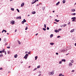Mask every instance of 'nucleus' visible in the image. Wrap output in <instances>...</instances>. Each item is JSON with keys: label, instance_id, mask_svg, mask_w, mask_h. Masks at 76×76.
Here are the masks:
<instances>
[{"label": "nucleus", "instance_id": "nucleus-28", "mask_svg": "<svg viewBox=\"0 0 76 76\" xmlns=\"http://www.w3.org/2000/svg\"><path fill=\"white\" fill-rule=\"evenodd\" d=\"M67 26V24H65L64 25V27H65V26Z\"/></svg>", "mask_w": 76, "mask_h": 76}, {"label": "nucleus", "instance_id": "nucleus-62", "mask_svg": "<svg viewBox=\"0 0 76 76\" xmlns=\"http://www.w3.org/2000/svg\"><path fill=\"white\" fill-rule=\"evenodd\" d=\"M30 67H31V66H28V68H29Z\"/></svg>", "mask_w": 76, "mask_h": 76}, {"label": "nucleus", "instance_id": "nucleus-34", "mask_svg": "<svg viewBox=\"0 0 76 76\" xmlns=\"http://www.w3.org/2000/svg\"><path fill=\"white\" fill-rule=\"evenodd\" d=\"M62 63V62L61 61H60L59 62V63L60 64H61Z\"/></svg>", "mask_w": 76, "mask_h": 76}, {"label": "nucleus", "instance_id": "nucleus-64", "mask_svg": "<svg viewBox=\"0 0 76 76\" xmlns=\"http://www.w3.org/2000/svg\"><path fill=\"white\" fill-rule=\"evenodd\" d=\"M61 76H64V75H62Z\"/></svg>", "mask_w": 76, "mask_h": 76}, {"label": "nucleus", "instance_id": "nucleus-2", "mask_svg": "<svg viewBox=\"0 0 76 76\" xmlns=\"http://www.w3.org/2000/svg\"><path fill=\"white\" fill-rule=\"evenodd\" d=\"M10 23H12V25H13V24H15V21L13 20H12L10 22Z\"/></svg>", "mask_w": 76, "mask_h": 76}, {"label": "nucleus", "instance_id": "nucleus-26", "mask_svg": "<svg viewBox=\"0 0 76 76\" xmlns=\"http://www.w3.org/2000/svg\"><path fill=\"white\" fill-rule=\"evenodd\" d=\"M11 10H12L13 11H14V9L13 8H11Z\"/></svg>", "mask_w": 76, "mask_h": 76}, {"label": "nucleus", "instance_id": "nucleus-41", "mask_svg": "<svg viewBox=\"0 0 76 76\" xmlns=\"http://www.w3.org/2000/svg\"><path fill=\"white\" fill-rule=\"evenodd\" d=\"M8 53V54H9L10 53V51H8L7 52Z\"/></svg>", "mask_w": 76, "mask_h": 76}, {"label": "nucleus", "instance_id": "nucleus-27", "mask_svg": "<svg viewBox=\"0 0 76 76\" xmlns=\"http://www.w3.org/2000/svg\"><path fill=\"white\" fill-rule=\"evenodd\" d=\"M3 55L2 54L0 55V57H3Z\"/></svg>", "mask_w": 76, "mask_h": 76}, {"label": "nucleus", "instance_id": "nucleus-52", "mask_svg": "<svg viewBox=\"0 0 76 76\" xmlns=\"http://www.w3.org/2000/svg\"><path fill=\"white\" fill-rule=\"evenodd\" d=\"M16 31H17V29H15V32H16Z\"/></svg>", "mask_w": 76, "mask_h": 76}, {"label": "nucleus", "instance_id": "nucleus-48", "mask_svg": "<svg viewBox=\"0 0 76 76\" xmlns=\"http://www.w3.org/2000/svg\"><path fill=\"white\" fill-rule=\"evenodd\" d=\"M56 55H58V53H56Z\"/></svg>", "mask_w": 76, "mask_h": 76}, {"label": "nucleus", "instance_id": "nucleus-10", "mask_svg": "<svg viewBox=\"0 0 76 76\" xmlns=\"http://www.w3.org/2000/svg\"><path fill=\"white\" fill-rule=\"evenodd\" d=\"M74 31H75V29H73L70 32H74Z\"/></svg>", "mask_w": 76, "mask_h": 76}, {"label": "nucleus", "instance_id": "nucleus-53", "mask_svg": "<svg viewBox=\"0 0 76 76\" xmlns=\"http://www.w3.org/2000/svg\"><path fill=\"white\" fill-rule=\"evenodd\" d=\"M59 31H61V28L59 29Z\"/></svg>", "mask_w": 76, "mask_h": 76}, {"label": "nucleus", "instance_id": "nucleus-49", "mask_svg": "<svg viewBox=\"0 0 76 76\" xmlns=\"http://www.w3.org/2000/svg\"><path fill=\"white\" fill-rule=\"evenodd\" d=\"M7 48H10V47H7Z\"/></svg>", "mask_w": 76, "mask_h": 76}, {"label": "nucleus", "instance_id": "nucleus-50", "mask_svg": "<svg viewBox=\"0 0 76 76\" xmlns=\"http://www.w3.org/2000/svg\"><path fill=\"white\" fill-rule=\"evenodd\" d=\"M0 70H3V68H0Z\"/></svg>", "mask_w": 76, "mask_h": 76}, {"label": "nucleus", "instance_id": "nucleus-61", "mask_svg": "<svg viewBox=\"0 0 76 76\" xmlns=\"http://www.w3.org/2000/svg\"><path fill=\"white\" fill-rule=\"evenodd\" d=\"M1 38H0V41H1Z\"/></svg>", "mask_w": 76, "mask_h": 76}, {"label": "nucleus", "instance_id": "nucleus-30", "mask_svg": "<svg viewBox=\"0 0 76 76\" xmlns=\"http://www.w3.org/2000/svg\"><path fill=\"white\" fill-rule=\"evenodd\" d=\"M37 68L39 69V68H40V66H37Z\"/></svg>", "mask_w": 76, "mask_h": 76}, {"label": "nucleus", "instance_id": "nucleus-24", "mask_svg": "<svg viewBox=\"0 0 76 76\" xmlns=\"http://www.w3.org/2000/svg\"><path fill=\"white\" fill-rule=\"evenodd\" d=\"M23 21L24 22H26V20H25V19H24L23 20Z\"/></svg>", "mask_w": 76, "mask_h": 76}, {"label": "nucleus", "instance_id": "nucleus-58", "mask_svg": "<svg viewBox=\"0 0 76 76\" xmlns=\"http://www.w3.org/2000/svg\"><path fill=\"white\" fill-rule=\"evenodd\" d=\"M34 1L35 2H37V0H35V1Z\"/></svg>", "mask_w": 76, "mask_h": 76}, {"label": "nucleus", "instance_id": "nucleus-42", "mask_svg": "<svg viewBox=\"0 0 76 76\" xmlns=\"http://www.w3.org/2000/svg\"><path fill=\"white\" fill-rule=\"evenodd\" d=\"M25 30H27L28 29V27H26V28H25Z\"/></svg>", "mask_w": 76, "mask_h": 76}, {"label": "nucleus", "instance_id": "nucleus-45", "mask_svg": "<svg viewBox=\"0 0 76 76\" xmlns=\"http://www.w3.org/2000/svg\"><path fill=\"white\" fill-rule=\"evenodd\" d=\"M75 72L74 70H72V72Z\"/></svg>", "mask_w": 76, "mask_h": 76}, {"label": "nucleus", "instance_id": "nucleus-40", "mask_svg": "<svg viewBox=\"0 0 76 76\" xmlns=\"http://www.w3.org/2000/svg\"><path fill=\"white\" fill-rule=\"evenodd\" d=\"M37 69V68H35L34 70H33V71H35V70H36Z\"/></svg>", "mask_w": 76, "mask_h": 76}, {"label": "nucleus", "instance_id": "nucleus-39", "mask_svg": "<svg viewBox=\"0 0 76 76\" xmlns=\"http://www.w3.org/2000/svg\"><path fill=\"white\" fill-rule=\"evenodd\" d=\"M18 42L19 43V44H20V41H18Z\"/></svg>", "mask_w": 76, "mask_h": 76}, {"label": "nucleus", "instance_id": "nucleus-15", "mask_svg": "<svg viewBox=\"0 0 76 76\" xmlns=\"http://www.w3.org/2000/svg\"><path fill=\"white\" fill-rule=\"evenodd\" d=\"M2 51V53H4L5 52V49H3Z\"/></svg>", "mask_w": 76, "mask_h": 76}, {"label": "nucleus", "instance_id": "nucleus-8", "mask_svg": "<svg viewBox=\"0 0 76 76\" xmlns=\"http://www.w3.org/2000/svg\"><path fill=\"white\" fill-rule=\"evenodd\" d=\"M55 20L56 22H58L60 21V20H57V19H55Z\"/></svg>", "mask_w": 76, "mask_h": 76}, {"label": "nucleus", "instance_id": "nucleus-32", "mask_svg": "<svg viewBox=\"0 0 76 76\" xmlns=\"http://www.w3.org/2000/svg\"><path fill=\"white\" fill-rule=\"evenodd\" d=\"M0 53H1V54H2V53H3V52L1 50L0 51Z\"/></svg>", "mask_w": 76, "mask_h": 76}, {"label": "nucleus", "instance_id": "nucleus-35", "mask_svg": "<svg viewBox=\"0 0 76 76\" xmlns=\"http://www.w3.org/2000/svg\"><path fill=\"white\" fill-rule=\"evenodd\" d=\"M17 10L18 12H19V10L18 9H17Z\"/></svg>", "mask_w": 76, "mask_h": 76}, {"label": "nucleus", "instance_id": "nucleus-20", "mask_svg": "<svg viewBox=\"0 0 76 76\" xmlns=\"http://www.w3.org/2000/svg\"><path fill=\"white\" fill-rule=\"evenodd\" d=\"M62 52H65L66 51V50H64V49H63L62 50Z\"/></svg>", "mask_w": 76, "mask_h": 76}, {"label": "nucleus", "instance_id": "nucleus-33", "mask_svg": "<svg viewBox=\"0 0 76 76\" xmlns=\"http://www.w3.org/2000/svg\"><path fill=\"white\" fill-rule=\"evenodd\" d=\"M61 75H62V74L61 73L59 74V76H61Z\"/></svg>", "mask_w": 76, "mask_h": 76}, {"label": "nucleus", "instance_id": "nucleus-4", "mask_svg": "<svg viewBox=\"0 0 76 76\" xmlns=\"http://www.w3.org/2000/svg\"><path fill=\"white\" fill-rule=\"evenodd\" d=\"M16 19H21V17L20 16L19 17H16Z\"/></svg>", "mask_w": 76, "mask_h": 76}, {"label": "nucleus", "instance_id": "nucleus-63", "mask_svg": "<svg viewBox=\"0 0 76 76\" xmlns=\"http://www.w3.org/2000/svg\"><path fill=\"white\" fill-rule=\"evenodd\" d=\"M54 23H56V24H57V23H56V22H54Z\"/></svg>", "mask_w": 76, "mask_h": 76}, {"label": "nucleus", "instance_id": "nucleus-22", "mask_svg": "<svg viewBox=\"0 0 76 76\" xmlns=\"http://www.w3.org/2000/svg\"><path fill=\"white\" fill-rule=\"evenodd\" d=\"M35 60H37V58H38V56H36L35 57Z\"/></svg>", "mask_w": 76, "mask_h": 76}, {"label": "nucleus", "instance_id": "nucleus-12", "mask_svg": "<svg viewBox=\"0 0 76 76\" xmlns=\"http://www.w3.org/2000/svg\"><path fill=\"white\" fill-rule=\"evenodd\" d=\"M71 12H75V9H73V10H71Z\"/></svg>", "mask_w": 76, "mask_h": 76}, {"label": "nucleus", "instance_id": "nucleus-21", "mask_svg": "<svg viewBox=\"0 0 76 76\" xmlns=\"http://www.w3.org/2000/svg\"><path fill=\"white\" fill-rule=\"evenodd\" d=\"M61 61H64V62L66 61V60L65 59H62Z\"/></svg>", "mask_w": 76, "mask_h": 76}, {"label": "nucleus", "instance_id": "nucleus-23", "mask_svg": "<svg viewBox=\"0 0 76 76\" xmlns=\"http://www.w3.org/2000/svg\"><path fill=\"white\" fill-rule=\"evenodd\" d=\"M76 19V17H73L71 18L72 19Z\"/></svg>", "mask_w": 76, "mask_h": 76}, {"label": "nucleus", "instance_id": "nucleus-16", "mask_svg": "<svg viewBox=\"0 0 76 76\" xmlns=\"http://www.w3.org/2000/svg\"><path fill=\"white\" fill-rule=\"evenodd\" d=\"M53 37V34H51V35H50V38H52V37Z\"/></svg>", "mask_w": 76, "mask_h": 76}, {"label": "nucleus", "instance_id": "nucleus-13", "mask_svg": "<svg viewBox=\"0 0 76 76\" xmlns=\"http://www.w3.org/2000/svg\"><path fill=\"white\" fill-rule=\"evenodd\" d=\"M60 4V1H58L57 3H56V6H58V4Z\"/></svg>", "mask_w": 76, "mask_h": 76}, {"label": "nucleus", "instance_id": "nucleus-5", "mask_svg": "<svg viewBox=\"0 0 76 76\" xmlns=\"http://www.w3.org/2000/svg\"><path fill=\"white\" fill-rule=\"evenodd\" d=\"M69 66H72L73 65V64H72V63H71L70 62L69 64Z\"/></svg>", "mask_w": 76, "mask_h": 76}, {"label": "nucleus", "instance_id": "nucleus-38", "mask_svg": "<svg viewBox=\"0 0 76 76\" xmlns=\"http://www.w3.org/2000/svg\"><path fill=\"white\" fill-rule=\"evenodd\" d=\"M45 28H46V24H44Z\"/></svg>", "mask_w": 76, "mask_h": 76}, {"label": "nucleus", "instance_id": "nucleus-7", "mask_svg": "<svg viewBox=\"0 0 76 76\" xmlns=\"http://www.w3.org/2000/svg\"><path fill=\"white\" fill-rule=\"evenodd\" d=\"M5 32V33H6V32H7V31H6L5 30H3L2 31V33H3V32Z\"/></svg>", "mask_w": 76, "mask_h": 76}, {"label": "nucleus", "instance_id": "nucleus-3", "mask_svg": "<svg viewBox=\"0 0 76 76\" xmlns=\"http://www.w3.org/2000/svg\"><path fill=\"white\" fill-rule=\"evenodd\" d=\"M54 72L53 71V72H51L50 73V75H54Z\"/></svg>", "mask_w": 76, "mask_h": 76}, {"label": "nucleus", "instance_id": "nucleus-18", "mask_svg": "<svg viewBox=\"0 0 76 76\" xmlns=\"http://www.w3.org/2000/svg\"><path fill=\"white\" fill-rule=\"evenodd\" d=\"M70 61H71V62L72 63H74V60H71Z\"/></svg>", "mask_w": 76, "mask_h": 76}, {"label": "nucleus", "instance_id": "nucleus-60", "mask_svg": "<svg viewBox=\"0 0 76 76\" xmlns=\"http://www.w3.org/2000/svg\"><path fill=\"white\" fill-rule=\"evenodd\" d=\"M75 45L76 46V43H75Z\"/></svg>", "mask_w": 76, "mask_h": 76}, {"label": "nucleus", "instance_id": "nucleus-57", "mask_svg": "<svg viewBox=\"0 0 76 76\" xmlns=\"http://www.w3.org/2000/svg\"><path fill=\"white\" fill-rule=\"evenodd\" d=\"M41 75V74H39V76H40Z\"/></svg>", "mask_w": 76, "mask_h": 76}, {"label": "nucleus", "instance_id": "nucleus-44", "mask_svg": "<svg viewBox=\"0 0 76 76\" xmlns=\"http://www.w3.org/2000/svg\"><path fill=\"white\" fill-rule=\"evenodd\" d=\"M70 24V22H69V23H68V25H69Z\"/></svg>", "mask_w": 76, "mask_h": 76}, {"label": "nucleus", "instance_id": "nucleus-19", "mask_svg": "<svg viewBox=\"0 0 76 76\" xmlns=\"http://www.w3.org/2000/svg\"><path fill=\"white\" fill-rule=\"evenodd\" d=\"M32 14H35V13H36V12L35 11H33L32 12Z\"/></svg>", "mask_w": 76, "mask_h": 76}, {"label": "nucleus", "instance_id": "nucleus-1", "mask_svg": "<svg viewBox=\"0 0 76 76\" xmlns=\"http://www.w3.org/2000/svg\"><path fill=\"white\" fill-rule=\"evenodd\" d=\"M28 54H27L25 55V56L24 57V58H25L26 60L27 59V58H28Z\"/></svg>", "mask_w": 76, "mask_h": 76}, {"label": "nucleus", "instance_id": "nucleus-51", "mask_svg": "<svg viewBox=\"0 0 76 76\" xmlns=\"http://www.w3.org/2000/svg\"><path fill=\"white\" fill-rule=\"evenodd\" d=\"M4 53H5V55H6V51H5Z\"/></svg>", "mask_w": 76, "mask_h": 76}, {"label": "nucleus", "instance_id": "nucleus-6", "mask_svg": "<svg viewBox=\"0 0 76 76\" xmlns=\"http://www.w3.org/2000/svg\"><path fill=\"white\" fill-rule=\"evenodd\" d=\"M25 4V3H22V4H21V7H23L24 6Z\"/></svg>", "mask_w": 76, "mask_h": 76}, {"label": "nucleus", "instance_id": "nucleus-17", "mask_svg": "<svg viewBox=\"0 0 76 76\" xmlns=\"http://www.w3.org/2000/svg\"><path fill=\"white\" fill-rule=\"evenodd\" d=\"M55 32H56V33H57V32H59V31H58V30H55Z\"/></svg>", "mask_w": 76, "mask_h": 76}, {"label": "nucleus", "instance_id": "nucleus-11", "mask_svg": "<svg viewBox=\"0 0 76 76\" xmlns=\"http://www.w3.org/2000/svg\"><path fill=\"white\" fill-rule=\"evenodd\" d=\"M50 44L51 45H53L54 44V43H50Z\"/></svg>", "mask_w": 76, "mask_h": 76}, {"label": "nucleus", "instance_id": "nucleus-36", "mask_svg": "<svg viewBox=\"0 0 76 76\" xmlns=\"http://www.w3.org/2000/svg\"><path fill=\"white\" fill-rule=\"evenodd\" d=\"M49 29H50V28H49V27H47V30H49Z\"/></svg>", "mask_w": 76, "mask_h": 76}, {"label": "nucleus", "instance_id": "nucleus-37", "mask_svg": "<svg viewBox=\"0 0 76 76\" xmlns=\"http://www.w3.org/2000/svg\"><path fill=\"white\" fill-rule=\"evenodd\" d=\"M35 3V1H34L33 2H32V4H34V3Z\"/></svg>", "mask_w": 76, "mask_h": 76}, {"label": "nucleus", "instance_id": "nucleus-43", "mask_svg": "<svg viewBox=\"0 0 76 76\" xmlns=\"http://www.w3.org/2000/svg\"><path fill=\"white\" fill-rule=\"evenodd\" d=\"M61 37V36H57V38H60V37Z\"/></svg>", "mask_w": 76, "mask_h": 76}, {"label": "nucleus", "instance_id": "nucleus-14", "mask_svg": "<svg viewBox=\"0 0 76 76\" xmlns=\"http://www.w3.org/2000/svg\"><path fill=\"white\" fill-rule=\"evenodd\" d=\"M66 2V0H64L63 1H62V2L64 4V3H65V2Z\"/></svg>", "mask_w": 76, "mask_h": 76}, {"label": "nucleus", "instance_id": "nucleus-9", "mask_svg": "<svg viewBox=\"0 0 76 76\" xmlns=\"http://www.w3.org/2000/svg\"><path fill=\"white\" fill-rule=\"evenodd\" d=\"M14 57L15 58H17V57H18V55L15 54V55H14Z\"/></svg>", "mask_w": 76, "mask_h": 76}, {"label": "nucleus", "instance_id": "nucleus-54", "mask_svg": "<svg viewBox=\"0 0 76 76\" xmlns=\"http://www.w3.org/2000/svg\"><path fill=\"white\" fill-rule=\"evenodd\" d=\"M25 53H26V54H27V53H28V51H26L25 52Z\"/></svg>", "mask_w": 76, "mask_h": 76}, {"label": "nucleus", "instance_id": "nucleus-25", "mask_svg": "<svg viewBox=\"0 0 76 76\" xmlns=\"http://www.w3.org/2000/svg\"><path fill=\"white\" fill-rule=\"evenodd\" d=\"M72 15L74 16H75V15H76V13H73L72 14Z\"/></svg>", "mask_w": 76, "mask_h": 76}, {"label": "nucleus", "instance_id": "nucleus-56", "mask_svg": "<svg viewBox=\"0 0 76 76\" xmlns=\"http://www.w3.org/2000/svg\"><path fill=\"white\" fill-rule=\"evenodd\" d=\"M38 34H36L35 35H36V36H37V35H38Z\"/></svg>", "mask_w": 76, "mask_h": 76}, {"label": "nucleus", "instance_id": "nucleus-55", "mask_svg": "<svg viewBox=\"0 0 76 76\" xmlns=\"http://www.w3.org/2000/svg\"><path fill=\"white\" fill-rule=\"evenodd\" d=\"M63 26L61 25V28H62Z\"/></svg>", "mask_w": 76, "mask_h": 76}, {"label": "nucleus", "instance_id": "nucleus-31", "mask_svg": "<svg viewBox=\"0 0 76 76\" xmlns=\"http://www.w3.org/2000/svg\"><path fill=\"white\" fill-rule=\"evenodd\" d=\"M25 23V22L23 21L22 22V24H23Z\"/></svg>", "mask_w": 76, "mask_h": 76}, {"label": "nucleus", "instance_id": "nucleus-47", "mask_svg": "<svg viewBox=\"0 0 76 76\" xmlns=\"http://www.w3.org/2000/svg\"><path fill=\"white\" fill-rule=\"evenodd\" d=\"M28 54H31V52H28Z\"/></svg>", "mask_w": 76, "mask_h": 76}, {"label": "nucleus", "instance_id": "nucleus-59", "mask_svg": "<svg viewBox=\"0 0 76 76\" xmlns=\"http://www.w3.org/2000/svg\"><path fill=\"white\" fill-rule=\"evenodd\" d=\"M53 13H54V12H55L54 11H53Z\"/></svg>", "mask_w": 76, "mask_h": 76}, {"label": "nucleus", "instance_id": "nucleus-46", "mask_svg": "<svg viewBox=\"0 0 76 76\" xmlns=\"http://www.w3.org/2000/svg\"><path fill=\"white\" fill-rule=\"evenodd\" d=\"M75 19H73L72 21V22H73L74 21H75Z\"/></svg>", "mask_w": 76, "mask_h": 76}, {"label": "nucleus", "instance_id": "nucleus-29", "mask_svg": "<svg viewBox=\"0 0 76 76\" xmlns=\"http://www.w3.org/2000/svg\"><path fill=\"white\" fill-rule=\"evenodd\" d=\"M43 30H44V31H46V29H45V28H42Z\"/></svg>", "mask_w": 76, "mask_h": 76}]
</instances>
